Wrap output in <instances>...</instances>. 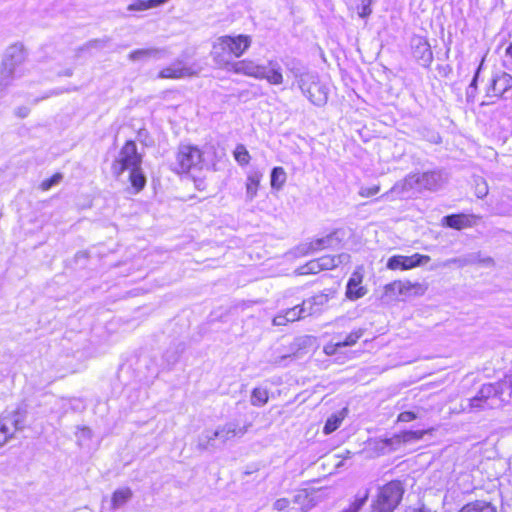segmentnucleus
<instances>
[{
    "label": "nucleus",
    "instance_id": "obj_29",
    "mask_svg": "<svg viewBox=\"0 0 512 512\" xmlns=\"http://www.w3.org/2000/svg\"><path fill=\"white\" fill-rule=\"evenodd\" d=\"M369 497V491L364 490L363 492H359L354 501L349 505L348 508L342 510L341 512H359L363 506L366 504Z\"/></svg>",
    "mask_w": 512,
    "mask_h": 512
},
{
    "label": "nucleus",
    "instance_id": "obj_25",
    "mask_svg": "<svg viewBox=\"0 0 512 512\" xmlns=\"http://www.w3.org/2000/svg\"><path fill=\"white\" fill-rule=\"evenodd\" d=\"M400 280L394 281L384 286V293L382 295V300L386 302H391L397 300L401 297V288H400Z\"/></svg>",
    "mask_w": 512,
    "mask_h": 512
},
{
    "label": "nucleus",
    "instance_id": "obj_10",
    "mask_svg": "<svg viewBox=\"0 0 512 512\" xmlns=\"http://www.w3.org/2000/svg\"><path fill=\"white\" fill-rule=\"evenodd\" d=\"M426 433V430H408L399 434H394L390 438H386L389 453L399 450L406 444L415 443L421 440Z\"/></svg>",
    "mask_w": 512,
    "mask_h": 512
},
{
    "label": "nucleus",
    "instance_id": "obj_28",
    "mask_svg": "<svg viewBox=\"0 0 512 512\" xmlns=\"http://www.w3.org/2000/svg\"><path fill=\"white\" fill-rule=\"evenodd\" d=\"M132 496L129 488H121L113 493L111 504L113 509L122 507Z\"/></svg>",
    "mask_w": 512,
    "mask_h": 512
},
{
    "label": "nucleus",
    "instance_id": "obj_56",
    "mask_svg": "<svg viewBox=\"0 0 512 512\" xmlns=\"http://www.w3.org/2000/svg\"><path fill=\"white\" fill-rule=\"evenodd\" d=\"M479 262L483 263L486 266H488V265L493 263V260L491 258H485V259H480Z\"/></svg>",
    "mask_w": 512,
    "mask_h": 512
},
{
    "label": "nucleus",
    "instance_id": "obj_22",
    "mask_svg": "<svg viewBox=\"0 0 512 512\" xmlns=\"http://www.w3.org/2000/svg\"><path fill=\"white\" fill-rule=\"evenodd\" d=\"M367 449L374 456L389 454L386 438H373L367 442Z\"/></svg>",
    "mask_w": 512,
    "mask_h": 512
},
{
    "label": "nucleus",
    "instance_id": "obj_53",
    "mask_svg": "<svg viewBox=\"0 0 512 512\" xmlns=\"http://www.w3.org/2000/svg\"><path fill=\"white\" fill-rule=\"evenodd\" d=\"M288 358H290V355H282L281 357L276 358V359L273 361V364L278 365V366L286 365V364H285V361H286Z\"/></svg>",
    "mask_w": 512,
    "mask_h": 512
},
{
    "label": "nucleus",
    "instance_id": "obj_21",
    "mask_svg": "<svg viewBox=\"0 0 512 512\" xmlns=\"http://www.w3.org/2000/svg\"><path fill=\"white\" fill-rule=\"evenodd\" d=\"M348 260L349 255L347 254H340L338 256L325 255L318 258L322 270L333 269L337 267L340 263L346 262Z\"/></svg>",
    "mask_w": 512,
    "mask_h": 512
},
{
    "label": "nucleus",
    "instance_id": "obj_45",
    "mask_svg": "<svg viewBox=\"0 0 512 512\" xmlns=\"http://www.w3.org/2000/svg\"><path fill=\"white\" fill-rule=\"evenodd\" d=\"M417 418V414L413 411H404L398 415L397 420L399 422H410Z\"/></svg>",
    "mask_w": 512,
    "mask_h": 512
},
{
    "label": "nucleus",
    "instance_id": "obj_55",
    "mask_svg": "<svg viewBox=\"0 0 512 512\" xmlns=\"http://www.w3.org/2000/svg\"><path fill=\"white\" fill-rule=\"evenodd\" d=\"M70 91H71L70 89H65V90L58 89V90L52 91L50 95H59V94H62L64 92H70Z\"/></svg>",
    "mask_w": 512,
    "mask_h": 512
},
{
    "label": "nucleus",
    "instance_id": "obj_11",
    "mask_svg": "<svg viewBox=\"0 0 512 512\" xmlns=\"http://www.w3.org/2000/svg\"><path fill=\"white\" fill-rule=\"evenodd\" d=\"M363 269L362 267H357L355 271L351 274L347 285H346V297L351 300L355 301L362 297H364L368 289L362 285L363 282Z\"/></svg>",
    "mask_w": 512,
    "mask_h": 512
},
{
    "label": "nucleus",
    "instance_id": "obj_1",
    "mask_svg": "<svg viewBox=\"0 0 512 512\" xmlns=\"http://www.w3.org/2000/svg\"><path fill=\"white\" fill-rule=\"evenodd\" d=\"M251 43L252 38L249 35L221 36L214 41L211 56L217 66L228 68L233 63V58L241 57Z\"/></svg>",
    "mask_w": 512,
    "mask_h": 512
},
{
    "label": "nucleus",
    "instance_id": "obj_24",
    "mask_svg": "<svg viewBox=\"0 0 512 512\" xmlns=\"http://www.w3.org/2000/svg\"><path fill=\"white\" fill-rule=\"evenodd\" d=\"M287 179V174L282 167H274L270 175L272 189L281 190Z\"/></svg>",
    "mask_w": 512,
    "mask_h": 512
},
{
    "label": "nucleus",
    "instance_id": "obj_14",
    "mask_svg": "<svg viewBox=\"0 0 512 512\" xmlns=\"http://www.w3.org/2000/svg\"><path fill=\"white\" fill-rule=\"evenodd\" d=\"M412 53L414 58L420 61L423 66H429L433 60L429 43L421 37L412 40Z\"/></svg>",
    "mask_w": 512,
    "mask_h": 512
},
{
    "label": "nucleus",
    "instance_id": "obj_33",
    "mask_svg": "<svg viewBox=\"0 0 512 512\" xmlns=\"http://www.w3.org/2000/svg\"><path fill=\"white\" fill-rule=\"evenodd\" d=\"M285 313L289 322H294L309 316L308 313H306V310H304V302H302L301 305H296L290 309H287Z\"/></svg>",
    "mask_w": 512,
    "mask_h": 512
},
{
    "label": "nucleus",
    "instance_id": "obj_23",
    "mask_svg": "<svg viewBox=\"0 0 512 512\" xmlns=\"http://www.w3.org/2000/svg\"><path fill=\"white\" fill-rule=\"evenodd\" d=\"M169 0H134L133 3L128 5V11H145L151 8L158 7L165 4Z\"/></svg>",
    "mask_w": 512,
    "mask_h": 512
},
{
    "label": "nucleus",
    "instance_id": "obj_47",
    "mask_svg": "<svg viewBox=\"0 0 512 512\" xmlns=\"http://www.w3.org/2000/svg\"><path fill=\"white\" fill-rule=\"evenodd\" d=\"M289 504L290 501L287 498H280L274 502L273 508L277 511H284L288 508Z\"/></svg>",
    "mask_w": 512,
    "mask_h": 512
},
{
    "label": "nucleus",
    "instance_id": "obj_7",
    "mask_svg": "<svg viewBox=\"0 0 512 512\" xmlns=\"http://www.w3.org/2000/svg\"><path fill=\"white\" fill-rule=\"evenodd\" d=\"M141 156L137 152L134 141H127L119 152L117 159L113 162L112 170L116 176L121 175L125 170H133L141 165Z\"/></svg>",
    "mask_w": 512,
    "mask_h": 512
},
{
    "label": "nucleus",
    "instance_id": "obj_12",
    "mask_svg": "<svg viewBox=\"0 0 512 512\" xmlns=\"http://www.w3.org/2000/svg\"><path fill=\"white\" fill-rule=\"evenodd\" d=\"M333 295L334 292L327 289L304 300V310H306V313H308L309 316L321 312Z\"/></svg>",
    "mask_w": 512,
    "mask_h": 512
},
{
    "label": "nucleus",
    "instance_id": "obj_4",
    "mask_svg": "<svg viewBox=\"0 0 512 512\" xmlns=\"http://www.w3.org/2000/svg\"><path fill=\"white\" fill-rule=\"evenodd\" d=\"M207 167L204 153L193 145H180L172 170L178 174L196 175Z\"/></svg>",
    "mask_w": 512,
    "mask_h": 512
},
{
    "label": "nucleus",
    "instance_id": "obj_19",
    "mask_svg": "<svg viewBox=\"0 0 512 512\" xmlns=\"http://www.w3.org/2000/svg\"><path fill=\"white\" fill-rule=\"evenodd\" d=\"M263 177L262 172L255 170L249 172L246 179V199L248 201H252L258 192V187L260 185L261 179Z\"/></svg>",
    "mask_w": 512,
    "mask_h": 512
},
{
    "label": "nucleus",
    "instance_id": "obj_2",
    "mask_svg": "<svg viewBox=\"0 0 512 512\" xmlns=\"http://www.w3.org/2000/svg\"><path fill=\"white\" fill-rule=\"evenodd\" d=\"M288 71L297 80L302 93L316 106H323L328 100V88L319 80L315 72L306 70L300 63L291 62Z\"/></svg>",
    "mask_w": 512,
    "mask_h": 512
},
{
    "label": "nucleus",
    "instance_id": "obj_16",
    "mask_svg": "<svg viewBox=\"0 0 512 512\" xmlns=\"http://www.w3.org/2000/svg\"><path fill=\"white\" fill-rule=\"evenodd\" d=\"M194 74V71L191 67L185 66L182 62L172 63L170 66L163 68L158 77L159 78H170V79H179L187 76H191Z\"/></svg>",
    "mask_w": 512,
    "mask_h": 512
},
{
    "label": "nucleus",
    "instance_id": "obj_5",
    "mask_svg": "<svg viewBox=\"0 0 512 512\" xmlns=\"http://www.w3.org/2000/svg\"><path fill=\"white\" fill-rule=\"evenodd\" d=\"M248 430V425L241 426L236 421L227 422L216 430H205L198 437L197 447L200 450H210L216 447V441L226 443L236 437H242Z\"/></svg>",
    "mask_w": 512,
    "mask_h": 512
},
{
    "label": "nucleus",
    "instance_id": "obj_30",
    "mask_svg": "<svg viewBox=\"0 0 512 512\" xmlns=\"http://www.w3.org/2000/svg\"><path fill=\"white\" fill-rule=\"evenodd\" d=\"M460 512H496V509L490 503L477 501L467 504Z\"/></svg>",
    "mask_w": 512,
    "mask_h": 512
},
{
    "label": "nucleus",
    "instance_id": "obj_13",
    "mask_svg": "<svg viewBox=\"0 0 512 512\" xmlns=\"http://www.w3.org/2000/svg\"><path fill=\"white\" fill-rule=\"evenodd\" d=\"M259 79H265L271 85H281L284 81L282 68L276 60H269L261 66Z\"/></svg>",
    "mask_w": 512,
    "mask_h": 512
},
{
    "label": "nucleus",
    "instance_id": "obj_32",
    "mask_svg": "<svg viewBox=\"0 0 512 512\" xmlns=\"http://www.w3.org/2000/svg\"><path fill=\"white\" fill-rule=\"evenodd\" d=\"M130 181L132 186L137 190L140 191L144 188L146 184V178L144 174L141 171V168L138 167L136 169L130 170Z\"/></svg>",
    "mask_w": 512,
    "mask_h": 512
},
{
    "label": "nucleus",
    "instance_id": "obj_58",
    "mask_svg": "<svg viewBox=\"0 0 512 512\" xmlns=\"http://www.w3.org/2000/svg\"><path fill=\"white\" fill-rule=\"evenodd\" d=\"M73 72H72V69H66L63 73H59V75H63V76H67V77H70L72 76Z\"/></svg>",
    "mask_w": 512,
    "mask_h": 512
},
{
    "label": "nucleus",
    "instance_id": "obj_42",
    "mask_svg": "<svg viewBox=\"0 0 512 512\" xmlns=\"http://www.w3.org/2000/svg\"><path fill=\"white\" fill-rule=\"evenodd\" d=\"M61 178H62V176L60 174H55L50 179L43 181L41 184V188L43 190H48L52 186L58 184L60 182Z\"/></svg>",
    "mask_w": 512,
    "mask_h": 512
},
{
    "label": "nucleus",
    "instance_id": "obj_27",
    "mask_svg": "<svg viewBox=\"0 0 512 512\" xmlns=\"http://www.w3.org/2000/svg\"><path fill=\"white\" fill-rule=\"evenodd\" d=\"M387 268L391 270H407L411 269V260H409V256L404 255H395L389 258L387 262Z\"/></svg>",
    "mask_w": 512,
    "mask_h": 512
},
{
    "label": "nucleus",
    "instance_id": "obj_50",
    "mask_svg": "<svg viewBox=\"0 0 512 512\" xmlns=\"http://www.w3.org/2000/svg\"><path fill=\"white\" fill-rule=\"evenodd\" d=\"M91 436H92V432L88 427L78 428L77 437L79 440H81L82 438L90 439Z\"/></svg>",
    "mask_w": 512,
    "mask_h": 512
},
{
    "label": "nucleus",
    "instance_id": "obj_8",
    "mask_svg": "<svg viewBox=\"0 0 512 512\" xmlns=\"http://www.w3.org/2000/svg\"><path fill=\"white\" fill-rule=\"evenodd\" d=\"M444 183V177L439 171L409 174L404 179V186L409 189L438 190Z\"/></svg>",
    "mask_w": 512,
    "mask_h": 512
},
{
    "label": "nucleus",
    "instance_id": "obj_49",
    "mask_svg": "<svg viewBox=\"0 0 512 512\" xmlns=\"http://www.w3.org/2000/svg\"><path fill=\"white\" fill-rule=\"evenodd\" d=\"M339 348H342V346H338V341L335 343H329L324 346V352L327 355H334Z\"/></svg>",
    "mask_w": 512,
    "mask_h": 512
},
{
    "label": "nucleus",
    "instance_id": "obj_35",
    "mask_svg": "<svg viewBox=\"0 0 512 512\" xmlns=\"http://www.w3.org/2000/svg\"><path fill=\"white\" fill-rule=\"evenodd\" d=\"M235 160L240 165H247L250 161V155L244 145L239 144L236 146L234 151Z\"/></svg>",
    "mask_w": 512,
    "mask_h": 512
},
{
    "label": "nucleus",
    "instance_id": "obj_6",
    "mask_svg": "<svg viewBox=\"0 0 512 512\" xmlns=\"http://www.w3.org/2000/svg\"><path fill=\"white\" fill-rule=\"evenodd\" d=\"M404 493L400 481H391L378 488L371 502V512H393Z\"/></svg>",
    "mask_w": 512,
    "mask_h": 512
},
{
    "label": "nucleus",
    "instance_id": "obj_9",
    "mask_svg": "<svg viewBox=\"0 0 512 512\" xmlns=\"http://www.w3.org/2000/svg\"><path fill=\"white\" fill-rule=\"evenodd\" d=\"M24 427V415L20 411L5 412L0 416V447L5 445Z\"/></svg>",
    "mask_w": 512,
    "mask_h": 512
},
{
    "label": "nucleus",
    "instance_id": "obj_18",
    "mask_svg": "<svg viewBox=\"0 0 512 512\" xmlns=\"http://www.w3.org/2000/svg\"><path fill=\"white\" fill-rule=\"evenodd\" d=\"M165 56L164 50L158 48L137 49L132 51L128 58L131 61H145L148 59H161Z\"/></svg>",
    "mask_w": 512,
    "mask_h": 512
},
{
    "label": "nucleus",
    "instance_id": "obj_3",
    "mask_svg": "<svg viewBox=\"0 0 512 512\" xmlns=\"http://www.w3.org/2000/svg\"><path fill=\"white\" fill-rule=\"evenodd\" d=\"M26 56L25 48L20 43L7 48L0 70V96L13 85L15 80L25 75Z\"/></svg>",
    "mask_w": 512,
    "mask_h": 512
},
{
    "label": "nucleus",
    "instance_id": "obj_60",
    "mask_svg": "<svg viewBox=\"0 0 512 512\" xmlns=\"http://www.w3.org/2000/svg\"><path fill=\"white\" fill-rule=\"evenodd\" d=\"M311 91L316 92L317 88L314 86V84L311 85Z\"/></svg>",
    "mask_w": 512,
    "mask_h": 512
},
{
    "label": "nucleus",
    "instance_id": "obj_61",
    "mask_svg": "<svg viewBox=\"0 0 512 512\" xmlns=\"http://www.w3.org/2000/svg\"><path fill=\"white\" fill-rule=\"evenodd\" d=\"M389 194H390V192H387V193H385V194H382L381 198H387Z\"/></svg>",
    "mask_w": 512,
    "mask_h": 512
},
{
    "label": "nucleus",
    "instance_id": "obj_34",
    "mask_svg": "<svg viewBox=\"0 0 512 512\" xmlns=\"http://www.w3.org/2000/svg\"><path fill=\"white\" fill-rule=\"evenodd\" d=\"M364 334V329L353 330L344 341H338V346L347 347L354 345Z\"/></svg>",
    "mask_w": 512,
    "mask_h": 512
},
{
    "label": "nucleus",
    "instance_id": "obj_62",
    "mask_svg": "<svg viewBox=\"0 0 512 512\" xmlns=\"http://www.w3.org/2000/svg\"><path fill=\"white\" fill-rule=\"evenodd\" d=\"M365 3H368V0H365Z\"/></svg>",
    "mask_w": 512,
    "mask_h": 512
},
{
    "label": "nucleus",
    "instance_id": "obj_57",
    "mask_svg": "<svg viewBox=\"0 0 512 512\" xmlns=\"http://www.w3.org/2000/svg\"><path fill=\"white\" fill-rule=\"evenodd\" d=\"M405 512H431V511L425 510V509L408 508L405 510Z\"/></svg>",
    "mask_w": 512,
    "mask_h": 512
},
{
    "label": "nucleus",
    "instance_id": "obj_20",
    "mask_svg": "<svg viewBox=\"0 0 512 512\" xmlns=\"http://www.w3.org/2000/svg\"><path fill=\"white\" fill-rule=\"evenodd\" d=\"M443 223L450 228L460 230L464 227L471 226L468 216L464 214H452L443 218Z\"/></svg>",
    "mask_w": 512,
    "mask_h": 512
},
{
    "label": "nucleus",
    "instance_id": "obj_15",
    "mask_svg": "<svg viewBox=\"0 0 512 512\" xmlns=\"http://www.w3.org/2000/svg\"><path fill=\"white\" fill-rule=\"evenodd\" d=\"M261 66L254 62L253 60L244 59L241 61L233 62L230 66H228L229 70L237 74H243L245 76L253 77L259 79Z\"/></svg>",
    "mask_w": 512,
    "mask_h": 512
},
{
    "label": "nucleus",
    "instance_id": "obj_52",
    "mask_svg": "<svg viewBox=\"0 0 512 512\" xmlns=\"http://www.w3.org/2000/svg\"><path fill=\"white\" fill-rule=\"evenodd\" d=\"M106 44V41L104 40H98V39H95V40H92L90 41L88 44H87V48H91V47H104Z\"/></svg>",
    "mask_w": 512,
    "mask_h": 512
},
{
    "label": "nucleus",
    "instance_id": "obj_38",
    "mask_svg": "<svg viewBox=\"0 0 512 512\" xmlns=\"http://www.w3.org/2000/svg\"><path fill=\"white\" fill-rule=\"evenodd\" d=\"M488 185L482 178L475 181V194L478 198H484L488 194Z\"/></svg>",
    "mask_w": 512,
    "mask_h": 512
},
{
    "label": "nucleus",
    "instance_id": "obj_39",
    "mask_svg": "<svg viewBox=\"0 0 512 512\" xmlns=\"http://www.w3.org/2000/svg\"><path fill=\"white\" fill-rule=\"evenodd\" d=\"M480 69H481V65L478 67L469 87L467 88V91H466V98H467V101H472L475 97V92H476V89H477V86H476V83H477V78H478V75H479V72H480Z\"/></svg>",
    "mask_w": 512,
    "mask_h": 512
},
{
    "label": "nucleus",
    "instance_id": "obj_54",
    "mask_svg": "<svg viewBox=\"0 0 512 512\" xmlns=\"http://www.w3.org/2000/svg\"><path fill=\"white\" fill-rule=\"evenodd\" d=\"M307 498H308V495H307L306 491H301L295 495L294 502L300 503L302 499H307Z\"/></svg>",
    "mask_w": 512,
    "mask_h": 512
},
{
    "label": "nucleus",
    "instance_id": "obj_31",
    "mask_svg": "<svg viewBox=\"0 0 512 512\" xmlns=\"http://www.w3.org/2000/svg\"><path fill=\"white\" fill-rule=\"evenodd\" d=\"M322 271L318 259H313L296 269L297 275L317 274Z\"/></svg>",
    "mask_w": 512,
    "mask_h": 512
},
{
    "label": "nucleus",
    "instance_id": "obj_51",
    "mask_svg": "<svg viewBox=\"0 0 512 512\" xmlns=\"http://www.w3.org/2000/svg\"><path fill=\"white\" fill-rule=\"evenodd\" d=\"M29 113H30V109L26 106L18 107L15 110V115L18 116L19 118H25L29 115Z\"/></svg>",
    "mask_w": 512,
    "mask_h": 512
},
{
    "label": "nucleus",
    "instance_id": "obj_44",
    "mask_svg": "<svg viewBox=\"0 0 512 512\" xmlns=\"http://www.w3.org/2000/svg\"><path fill=\"white\" fill-rule=\"evenodd\" d=\"M475 260L472 258H452L449 259L446 264H457L459 267H464L466 265L474 263Z\"/></svg>",
    "mask_w": 512,
    "mask_h": 512
},
{
    "label": "nucleus",
    "instance_id": "obj_43",
    "mask_svg": "<svg viewBox=\"0 0 512 512\" xmlns=\"http://www.w3.org/2000/svg\"><path fill=\"white\" fill-rule=\"evenodd\" d=\"M372 0H368V3H365V0H361V7L359 8L358 14L360 17L365 18L371 14L370 5Z\"/></svg>",
    "mask_w": 512,
    "mask_h": 512
},
{
    "label": "nucleus",
    "instance_id": "obj_26",
    "mask_svg": "<svg viewBox=\"0 0 512 512\" xmlns=\"http://www.w3.org/2000/svg\"><path fill=\"white\" fill-rule=\"evenodd\" d=\"M269 400V392L262 387H256L251 392L250 403L256 407L264 406Z\"/></svg>",
    "mask_w": 512,
    "mask_h": 512
},
{
    "label": "nucleus",
    "instance_id": "obj_37",
    "mask_svg": "<svg viewBox=\"0 0 512 512\" xmlns=\"http://www.w3.org/2000/svg\"><path fill=\"white\" fill-rule=\"evenodd\" d=\"M409 260H411V268L423 266L427 264L431 258L428 255H422L419 253H415L411 256H409Z\"/></svg>",
    "mask_w": 512,
    "mask_h": 512
},
{
    "label": "nucleus",
    "instance_id": "obj_48",
    "mask_svg": "<svg viewBox=\"0 0 512 512\" xmlns=\"http://www.w3.org/2000/svg\"><path fill=\"white\" fill-rule=\"evenodd\" d=\"M286 313H279L273 318V324L276 326L286 325L288 323Z\"/></svg>",
    "mask_w": 512,
    "mask_h": 512
},
{
    "label": "nucleus",
    "instance_id": "obj_36",
    "mask_svg": "<svg viewBox=\"0 0 512 512\" xmlns=\"http://www.w3.org/2000/svg\"><path fill=\"white\" fill-rule=\"evenodd\" d=\"M343 417L338 415H332L329 417L324 425L323 432L325 434H330L334 432L341 424Z\"/></svg>",
    "mask_w": 512,
    "mask_h": 512
},
{
    "label": "nucleus",
    "instance_id": "obj_46",
    "mask_svg": "<svg viewBox=\"0 0 512 512\" xmlns=\"http://www.w3.org/2000/svg\"><path fill=\"white\" fill-rule=\"evenodd\" d=\"M400 288H401V297L402 296H408L410 295V292L413 288H415V285L412 284L410 281H401L400 280Z\"/></svg>",
    "mask_w": 512,
    "mask_h": 512
},
{
    "label": "nucleus",
    "instance_id": "obj_40",
    "mask_svg": "<svg viewBox=\"0 0 512 512\" xmlns=\"http://www.w3.org/2000/svg\"><path fill=\"white\" fill-rule=\"evenodd\" d=\"M332 241V236H327L326 238L317 239L311 243V248L313 250H319L325 248Z\"/></svg>",
    "mask_w": 512,
    "mask_h": 512
},
{
    "label": "nucleus",
    "instance_id": "obj_17",
    "mask_svg": "<svg viewBox=\"0 0 512 512\" xmlns=\"http://www.w3.org/2000/svg\"><path fill=\"white\" fill-rule=\"evenodd\" d=\"M512 88V76L503 72L492 80L489 91L493 92L495 96H502L506 91Z\"/></svg>",
    "mask_w": 512,
    "mask_h": 512
},
{
    "label": "nucleus",
    "instance_id": "obj_59",
    "mask_svg": "<svg viewBox=\"0 0 512 512\" xmlns=\"http://www.w3.org/2000/svg\"><path fill=\"white\" fill-rule=\"evenodd\" d=\"M506 54L512 56V44L506 48Z\"/></svg>",
    "mask_w": 512,
    "mask_h": 512
},
{
    "label": "nucleus",
    "instance_id": "obj_41",
    "mask_svg": "<svg viewBox=\"0 0 512 512\" xmlns=\"http://www.w3.org/2000/svg\"><path fill=\"white\" fill-rule=\"evenodd\" d=\"M380 191V187L378 185H374L371 187H361L359 190V195L362 197H371L377 194Z\"/></svg>",
    "mask_w": 512,
    "mask_h": 512
}]
</instances>
